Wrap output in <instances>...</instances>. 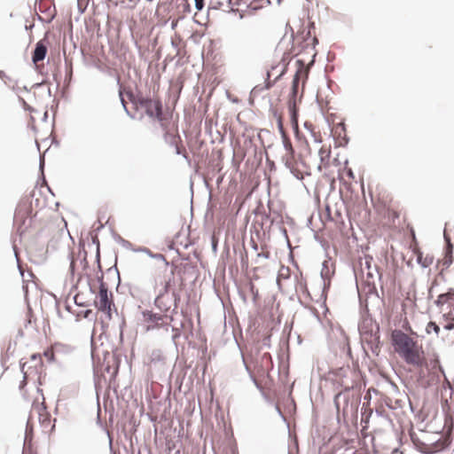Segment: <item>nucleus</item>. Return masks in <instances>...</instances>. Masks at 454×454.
<instances>
[{
  "label": "nucleus",
  "mask_w": 454,
  "mask_h": 454,
  "mask_svg": "<svg viewBox=\"0 0 454 454\" xmlns=\"http://www.w3.org/2000/svg\"><path fill=\"white\" fill-rule=\"evenodd\" d=\"M265 220L266 221H270V225H272L275 223V221H276V219L274 217L271 218L270 215H266V219Z\"/></svg>",
  "instance_id": "obj_39"
},
{
  "label": "nucleus",
  "mask_w": 454,
  "mask_h": 454,
  "mask_svg": "<svg viewBox=\"0 0 454 454\" xmlns=\"http://www.w3.org/2000/svg\"><path fill=\"white\" fill-rule=\"evenodd\" d=\"M195 1V8L198 11H201L204 7V0H194Z\"/></svg>",
  "instance_id": "obj_31"
},
{
  "label": "nucleus",
  "mask_w": 454,
  "mask_h": 454,
  "mask_svg": "<svg viewBox=\"0 0 454 454\" xmlns=\"http://www.w3.org/2000/svg\"><path fill=\"white\" fill-rule=\"evenodd\" d=\"M176 153L178 155L182 154V150L177 145H176Z\"/></svg>",
  "instance_id": "obj_43"
},
{
  "label": "nucleus",
  "mask_w": 454,
  "mask_h": 454,
  "mask_svg": "<svg viewBox=\"0 0 454 454\" xmlns=\"http://www.w3.org/2000/svg\"><path fill=\"white\" fill-rule=\"evenodd\" d=\"M344 141H345V144L347 145V144L348 143V141H349L348 137H344Z\"/></svg>",
  "instance_id": "obj_50"
},
{
  "label": "nucleus",
  "mask_w": 454,
  "mask_h": 454,
  "mask_svg": "<svg viewBox=\"0 0 454 454\" xmlns=\"http://www.w3.org/2000/svg\"><path fill=\"white\" fill-rule=\"evenodd\" d=\"M125 113L128 116H129L131 119H134L135 116L129 111L128 107L126 106V109H124Z\"/></svg>",
  "instance_id": "obj_40"
},
{
  "label": "nucleus",
  "mask_w": 454,
  "mask_h": 454,
  "mask_svg": "<svg viewBox=\"0 0 454 454\" xmlns=\"http://www.w3.org/2000/svg\"><path fill=\"white\" fill-rule=\"evenodd\" d=\"M454 298V289H450L449 292L442 294L438 296L435 303L437 306L446 303L449 300Z\"/></svg>",
  "instance_id": "obj_16"
},
{
  "label": "nucleus",
  "mask_w": 454,
  "mask_h": 454,
  "mask_svg": "<svg viewBox=\"0 0 454 454\" xmlns=\"http://www.w3.org/2000/svg\"><path fill=\"white\" fill-rule=\"evenodd\" d=\"M43 160L41 159V160H40V169H41V170L43 169Z\"/></svg>",
  "instance_id": "obj_46"
},
{
  "label": "nucleus",
  "mask_w": 454,
  "mask_h": 454,
  "mask_svg": "<svg viewBox=\"0 0 454 454\" xmlns=\"http://www.w3.org/2000/svg\"><path fill=\"white\" fill-rule=\"evenodd\" d=\"M321 278H322L323 282H324L323 293H325V292H326V290H328L330 288V285H331L330 273H329V269L327 267V262H325L323 263V269H322V271H321Z\"/></svg>",
  "instance_id": "obj_12"
},
{
  "label": "nucleus",
  "mask_w": 454,
  "mask_h": 454,
  "mask_svg": "<svg viewBox=\"0 0 454 454\" xmlns=\"http://www.w3.org/2000/svg\"><path fill=\"white\" fill-rule=\"evenodd\" d=\"M392 341L395 351L401 355L404 351L416 347L417 342L401 330H395L392 333Z\"/></svg>",
  "instance_id": "obj_4"
},
{
  "label": "nucleus",
  "mask_w": 454,
  "mask_h": 454,
  "mask_svg": "<svg viewBox=\"0 0 454 454\" xmlns=\"http://www.w3.org/2000/svg\"><path fill=\"white\" fill-rule=\"evenodd\" d=\"M31 440H32V438L30 435V429L28 428V425H27L26 435H25V439H24V446L26 447L27 444H30Z\"/></svg>",
  "instance_id": "obj_27"
},
{
  "label": "nucleus",
  "mask_w": 454,
  "mask_h": 454,
  "mask_svg": "<svg viewBox=\"0 0 454 454\" xmlns=\"http://www.w3.org/2000/svg\"><path fill=\"white\" fill-rule=\"evenodd\" d=\"M92 313V310L91 309H86L84 311H82V314H83V317L85 318H89L90 317V315Z\"/></svg>",
  "instance_id": "obj_34"
},
{
  "label": "nucleus",
  "mask_w": 454,
  "mask_h": 454,
  "mask_svg": "<svg viewBox=\"0 0 454 454\" xmlns=\"http://www.w3.org/2000/svg\"><path fill=\"white\" fill-rule=\"evenodd\" d=\"M286 58L284 56L281 63L272 67L271 71L267 72V83L266 88L270 89L277 81H278L286 72L288 62Z\"/></svg>",
  "instance_id": "obj_6"
},
{
  "label": "nucleus",
  "mask_w": 454,
  "mask_h": 454,
  "mask_svg": "<svg viewBox=\"0 0 454 454\" xmlns=\"http://www.w3.org/2000/svg\"><path fill=\"white\" fill-rule=\"evenodd\" d=\"M366 266L368 269H370V262L366 261Z\"/></svg>",
  "instance_id": "obj_54"
},
{
  "label": "nucleus",
  "mask_w": 454,
  "mask_h": 454,
  "mask_svg": "<svg viewBox=\"0 0 454 454\" xmlns=\"http://www.w3.org/2000/svg\"><path fill=\"white\" fill-rule=\"evenodd\" d=\"M154 305L160 310L165 313H167L169 309L170 305L168 301H165L164 296H159L157 295L154 300Z\"/></svg>",
  "instance_id": "obj_15"
},
{
  "label": "nucleus",
  "mask_w": 454,
  "mask_h": 454,
  "mask_svg": "<svg viewBox=\"0 0 454 454\" xmlns=\"http://www.w3.org/2000/svg\"><path fill=\"white\" fill-rule=\"evenodd\" d=\"M212 247L214 250H216L217 245L215 242L212 243Z\"/></svg>",
  "instance_id": "obj_49"
},
{
  "label": "nucleus",
  "mask_w": 454,
  "mask_h": 454,
  "mask_svg": "<svg viewBox=\"0 0 454 454\" xmlns=\"http://www.w3.org/2000/svg\"><path fill=\"white\" fill-rule=\"evenodd\" d=\"M282 162L285 167L290 170L291 173H294L295 170V162H294V153H286V155L282 156Z\"/></svg>",
  "instance_id": "obj_13"
},
{
  "label": "nucleus",
  "mask_w": 454,
  "mask_h": 454,
  "mask_svg": "<svg viewBox=\"0 0 454 454\" xmlns=\"http://www.w3.org/2000/svg\"><path fill=\"white\" fill-rule=\"evenodd\" d=\"M251 247L254 251L258 250V245L253 239H251Z\"/></svg>",
  "instance_id": "obj_36"
},
{
  "label": "nucleus",
  "mask_w": 454,
  "mask_h": 454,
  "mask_svg": "<svg viewBox=\"0 0 454 454\" xmlns=\"http://www.w3.org/2000/svg\"><path fill=\"white\" fill-rule=\"evenodd\" d=\"M47 117H48V113H47V112H45V113H44V115H43V120L45 121V120L47 119Z\"/></svg>",
  "instance_id": "obj_51"
},
{
  "label": "nucleus",
  "mask_w": 454,
  "mask_h": 454,
  "mask_svg": "<svg viewBox=\"0 0 454 454\" xmlns=\"http://www.w3.org/2000/svg\"><path fill=\"white\" fill-rule=\"evenodd\" d=\"M172 282H173V277L170 276L166 281H165V284H164V286L162 287V289L160 291L159 293V296H165V294H167L170 289H171V286H172Z\"/></svg>",
  "instance_id": "obj_18"
},
{
  "label": "nucleus",
  "mask_w": 454,
  "mask_h": 454,
  "mask_svg": "<svg viewBox=\"0 0 454 454\" xmlns=\"http://www.w3.org/2000/svg\"><path fill=\"white\" fill-rule=\"evenodd\" d=\"M426 331L427 333L434 332L436 334H438L440 332V327L437 325L435 322L430 321L426 327Z\"/></svg>",
  "instance_id": "obj_20"
},
{
  "label": "nucleus",
  "mask_w": 454,
  "mask_h": 454,
  "mask_svg": "<svg viewBox=\"0 0 454 454\" xmlns=\"http://www.w3.org/2000/svg\"><path fill=\"white\" fill-rule=\"evenodd\" d=\"M161 351L160 350H153L151 355L152 361H160L161 360Z\"/></svg>",
  "instance_id": "obj_26"
},
{
  "label": "nucleus",
  "mask_w": 454,
  "mask_h": 454,
  "mask_svg": "<svg viewBox=\"0 0 454 454\" xmlns=\"http://www.w3.org/2000/svg\"><path fill=\"white\" fill-rule=\"evenodd\" d=\"M126 94L136 110L142 108L148 117L154 118L159 121L164 120L163 106L160 98H152L151 97L144 96L140 92L134 94L130 90L127 91Z\"/></svg>",
  "instance_id": "obj_1"
},
{
  "label": "nucleus",
  "mask_w": 454,
  "mask_h": 454,
  "mask_svg": "<svg viewBox=\"0 0 454 454\" xmlns=\"http://www.w3.org/2000/svg\"><path fill=\"white\" fill-rule=\"evenodd\" d=\"M406 364L417 367H423L426 364L424 357L421 356L419 347H412L400 355Z\"/></svg>",
  "instance_id": "obj_7"
},
{
  "label": "nucleus",
  "mask_w": 454,
  "mask_h": 454,
  "mask_svg": "<svg viewBox=\"0 0 454 454\" xmlns=\"http://www.w3.org/2000/svg\"><path fill=\"white\" fill-rule=\"evenodd\" d=\"M99 301H95L98 309L106 314L108 319L112 318L111 306L113 305L112 300L108 297V288L106 284L99 286L98 291Z\"/></svg>",
  "instance_id": "obj_5"
},
{
  "label": "nucleus",
  "mask_w": 454,
  "mask_h": 454,
  "mask_svg": "<svg viewBox=\"0 0 454 454\" xmlns=\"http://www.w3.org/2000/svg\"><path fill=\"white\" fill-rule=\"evenodd\" d=\"M74 302L76 303V305H78V306H85L84 302H79V295L78 294L75 295L74 297Z\"/></svg>",
  "instance_id": "obj_35"
},
{
  "label": "nucleus",
  "mask_w": 454,
  "mask_h": 454,
  "mask_svg": "<svg viewBox=\"0 0 454 454\" xmlns=\"http://www.w3.org/2000/svg\"><path fill=\"white\" fill-rule=\"evenodd\" d=\"M310 36V30H309L306 34V38L309 37Z\"/></svg>",
  "instance_id": "obj_52"
},
{
  "label": "nucleus",
  "mask_w": 454,
  "mask_h": 454,
  "mask_svg": "<svg viewBox=\"0 0 454 454\" xmlns=\"http://www.w3.org/2000/svg\"><path fill=\"white\" fill-rule=\"evenodd\" d=\"M309 26H310V27H314V23H313V22H312V23H310V25H309Z\"/></svg>",
  "instance_id": "obj_59"
},
{
  "label": "nucleus",
  "mask_w": 454,
  "mask_h": 454,
  "mask_svg": "<svg viewBox=\"0 0 454 454\" xmlns=\"http://www.w3.org/2000/svg\"><path fill=\"white\" fill-rule=\"evenodd\" d=\"M276 410H277V412L279 413V415L283 416L282 412H281V411H280V409H279V407L278 405L276 406Z\"/></svg>",
  "instance_id": "obj_44"
},
{
  "label": "nucleus",
  "mask_w": 454,
  "mask_h": 454,
  "mask_svg": "<svg viewBox=\"0 0 454 454\" xmlns=\"http://www.w3.org/2000/svg\"><path fill=\"white\" fill-rule=\"evenodd\" d=\"M97 278H98V281L99 282V286L101 284H105L103 281V273H101L100 276H98Z\"/></svg>",
  "instance_id": "obj_41"
},
{
  "label": "nucleus",
  "mask_w": 454,
  "mask_h": 454,
  "mask_svg": "<svg viewBox=\"0 0 454 454\" xmlns=\"http://www.w3.org/2000/svg\"><path fill=\"white\" fill-rule=\"evenodd\" d=\"M288 109H289L291 119H292L293 122H296L297 118H298V113H297V108H296V100H294V99L288 100Z\"/></svg>",
  "instance_id": "obj_17"
},
{
  "label": "nucleus",
  "mask_w": 454,
  "mask_h": 454,
  "mask_svg": "<svg viewBox=\"0 0 454 454\" xmlns=\"http://www.w3.org/2000/svg\"><path fill=\"white\" fill-rule=\"evenodd\" d=\"M445 441L438 439L431 443H425L423 447V452L427 454H433L444 450L447 447Z\"/></svg>",
  "instance_id": "obj_10"
},
{
  "label": "nucleus",
  "mask_w": 454,
  "mask_h": 454,
  "mask_svg": "<svg viewBox=\"0 0 454 454\" xmlns=\"http://www.w3.org/2000/svg\"><path fill=\"white\" fill-rule=\"evenodd\" d=\"M137 252H141V253H145L148 256L153 258V259H156L158 261H162L164 262L166 264H168V262H167L165 256L162 254H153L149 248L147 247H141L139 248H137L136 250Z\"/></svg>",
  "instance_id": "obj_14"
},
{
  "label": "nucleus",
  "mask_w": 454,
  "mask_h": 454,
  "mask_svg": "<svg viewBox=\"0 0 454 454\" xmlns=\"http://www.w3.org/2000/svg\"><path fill=\"white\" fill-rule=\"evenodd\" d=\"M359 332L362 340L371 347L373 353L376 352L380 345V326L372 322L369 325L364 323V325L359 327Z\"/></svg>",
  "instance_id": "obj_3"
},
{
  "label": "nucleus",
  "mask_w": 454,
  "mask_h": 454,
  "mask_svg": "<svg viewBox=\"0 0 454 454\" xmlns=\"http://www.w3.org/2000/svg\"><path fill=\"white\" fill-rule=\"evenodd\" d=\"M46 54L47 46L43 40L38 41L32 54V62L34 64H37L38 62L44 59Z\"/></svg>",
  "instance_id": "obj_8"
},
{
  "label": "nucleus",
  "mask_w": 454,
  "mask_h": 454,
  "mask_svg": "<svg viewBox=\"0 0 454 454\" xmlns=\"http://www.w3.org/2000/svg\"><path fill=\"white\" fill-rule=\"evenodd\" d=\"M282 0H276L277 4H279Z\"/></svg>",
  "instance_id": "obj_56"
},
{
  "label": "nucleus",
  "mask_w": 454,
  "mask_h": 454,
  "mask_svg": "<svg viewBox=\"0 0 454 454\" xmlns=\"http://www.w3.org/2000/svg\"><path fill=\"white\" fill-rule=\"evenodd\" d=\"M218 4H219L220 6H223V3L219 2V3H218Z\"/></svg>",
  "instance_id": "obj_57"
},
{
  "label": "nucleus",
  "mask_w": 454,
  "mask_h": 454,
  "mask_svg": "<svg viewBox=\"0 0 454 454\" xmlns=\"http://www.w3.org/2000/svg\"><path fill=\"white\" fill-rule=\"evenodd\" d=\"M258 256H264L265 258H268V254H258Z\"/></svg>",
  "instance_id": "obj_48"
},
{
  "label": "nucleus",
  "mask_w": 454,
  "mask_h": 454,
  "mask_svg": "<svg viewBox=\"0 0 454 454\" xmlns=\"http://www.w3.org/2000/svg\"><path fill=\"white\" fill-rule=\"evenodd\" d=\"M117 84L119 85V97H120L121 104L123 109H126L127 103L123 98L122 86L121 84V81H120L119 77L117 78Z\"/></svg>",
  "instance_id": "obj_22"
},
{
  "label": "nucleus",
  "mask_w": 454,
  "mask_h": 454,
  "mask_svg": "<svg viewBox=\"0 0 454 454\" xmlns=\"http://www.w3.org/2000/svg\"><path fill=\"white\" fill-rule=\"evenodd\" d=\"M250 374V378L252 380V381L254 382V386L260 390V391H262V385L258 382V380H256V378L251 373L249 372Z\"/></svg>",
  "instance_id": "obj_28"
},
{
  "label": "nucleus",
  "mask_w": 454,
  "mask_h": 454,
  "mask_svg": "<svg viewBox=\"0 0 454 454\" xmlns=\"http://www.w3.org/2000/svg\"><path fill=\"white\" fill-rule=\"evenodd\" d=\"M114 240L119 243L121 246H122L123 247L125 248H129V247L131 246V243L126 239H124L123 238H121L120 235L118 234H115L114 236Z\"/></svg>",
  "instance_id": "obj_21"
},
{
  "label": "nucleus",
  "mask_w": 454,
  "mask_h": 454,
  "mask_svg": "<svg viewBox=\"0 0 454 454\" xmlns=\"http://www.w3.org/2000/svg\"><path fill=\"white\" fill-rule=\"evenodd\" d=\"M69 270H70L71 274L73 275L74 272V260H72L71 262H70Z\"/></svg>",
  "instance_id": "obj_37"
},
{
  "label": "nucleus",
  "mask_w": 454,
  "mask_h": 454,
  "mask_svg": "<svg viewBox=\"0 0 454 454\" xmlns=\"http://www.w3.org/2000/svg\"><path fill=\"white\" fill-rule=\"evenodd\" d=\"M347 175H348L350 178H354V177H355V176H354V173H353L352 169H350V168L347 171Z\"/></svg>",
  "instance_id": "obj_42"
},
{
  "label": "nucleus",
  "mask_w": 454,
  "mask_h": 454,
  "mask_svg": "<svg viewBox=\"0 0 454 454\" xmlns=\"http://www.w3.org/2000/svg\"><path fill=\"white\" fill-rule=\"evenodd\" d=\"M92 241L94 244L97 245V260L98 262L99 261V240L98 239L97 237H95L92 239Z\"/></svg>",
  "instance_id": "obj_32"
},
{
  "label": "nucleus",
  "mask_w": 454,
  "mask_h": 454,
  "mask_svg": "<svg viewBox=\"0 0 454 454\" xmlns=\"http://www.w3.org/2000/svg\"><path fill=\"white\" fill-rule=\"evenodd\" d=\"M298 65V69L294 76L293 82H292V88H291V93H290V98L289 99H294L296 100V96L298 94V85L300 81V74L301 70L304 67V61L301 59H298L296 61Z\"/></svg>",
  "instance_id": "obj_9"
},
{
  "label": "nucleus",
  "mask_w": 454,
  "mask_h": 454,
  "mask_svg": "<svg viewBox=\"0 0 454 454\" xmlns=\"http://www.w3.org/2000/svg\"><path fill=\"white\" fill-rule=\"evenodd\" d=\"M184 157L185 159H187V158H188V156H187V154H186V153H184Z\"/></svg>",
  "instance_id": "obj_58"
},
{
  "label": "nucleus",
  "mask_w": 454,
  "mask_h": 454,
  "mask_svg": "<svg viewBox=\"0 0 454 454\" xmlns=\"http://www.w3.org/2000/svg\"><path fill=\"white\" fill-rule=\"evenodd\" d=\"M313 43L314 45L318 43V41L316 37L313 38Z\"/></svg>",
  "instance_id": "obj_47"
},
{
  "label": "nucleus",
  "mask_w": 454,
  "mask_h": 454,
  "mask_svg": "<svg viewBox=\"0 0 454 454\" xmlns=\"http://www.w3.org/2000/svg\"><path fill=\"white\" fill-rule=\"evenodd\" d=\"M418 262H419V263H421V265H422V267H423V268H427V267L429 265V263H431V262H432V259H430V260H429V262H428L427 258H426V259H425V262H421V258H420V256H419V257H418Z\"/></svg>",
  "instance_id": "obj_33"
},
{
  "label": "nucleus",
  "mask_w": 454,
  "mask_h": 454,
  "mask_svg": "<svg viewBox=\"0 0 454 454\" xmlns=\"http://www.w3.org/2000/svg\"><path fill=\"white\" fill-rule=\"evenodd\" d=\"M283 145H284V147L286 151V153H294V150L293 148V145L290 142V140L286 139V138H284L283 140Z\"/></svg>",
  "instance_id": "obj_24"
},
{
  "label": "nucleus",
  "mask_w": 454,
  "mask_h": 454,
  "mask_svg": "<svg viewBox=\"0 0 454 454\" xmlns=\"http://www.w3.org/2000/svg\"><path fill=\"white\" fill-rule=\"evenodd\" d=\"M172 298H173V301H174V309H172V314H176L177 313V308H178V303L180 302V295L178 293H176L175 290L172 291Z\"/></svg>",
  "instance_id": "obj_19"
},
{
  "label": "nucleus",
  "mask_w": 454,
  "mask_h": 454,
  "mask_svg": "<svg viewBox=\"0 0 454 454\" xmlns=\"http://www.w3.org/2000/svg\"><path fill=\"white\" fill-rule=\"evenodd\" d=\"M22 90L27 91V92L28 91V89L26 86H24Z\"/></svg>",
  "instance_id": "obj_53"
},
{
  "label": "nucleus",
  "mask_w": 454,
  "mask_h": 454,
  "mask_svg": "<svg viewBox=\"0 0 454 454\" xmlns=\"http://www.w3.org/2000/svg\"><path fill=\"white\" fill-rule=\"evenodd\" d=\"M169 332H172L171 340L176 344V340L180 337V330L171 325Z\"/></svg>",
  "instance_id": "obj_25"
},
{
  "label": "nucleus",
  "mask_w": 454,
  "mask_h": 454,
  "mask_svg": "<svg viewBox=\"0 0 454 454\" xmlns=\"http://www.w3.org/2000/svg\"><path fill=\"white\" fill-rule=\"evenodd\" d=\"M444 240L446 242V247H445V257L443 260V265L445 266V268H448L451 265V263L453 262V256H452L453 245L450 241V238L446 233H444Z\"/></svg>",
  "instance_id": "obj_11"
},
{
  "label": "nucleus",
  "mask_w": 454,
  "mask_h": 454,
  "mask_svg": "<svg viewBox=\"0 0 454 454\" xmlns=\"http://www.w3.org/2000/svg\"><path fill=\"white\" fill-rule=\"evenodd\" d=\"M453 328H454V324H451V323L444 325V329L448 330V331L452 330Z\"/></svg>",
  "instance_id": "obj_38"
},
{
  "label": "nucleus",
  "mask_w": 454,
  "mask_h": 454,
  "mask_svg": "<svg viewBox=\"0 0 454 454\" xmlns=\"http://www.w3.org/2000/svg\"><path fill=\"white\" fill-rule=\"evenodd\" d=\"M19 100L21 103V105L23 106L25 110H27L29 112L33 111V108L29 105L27 104V102L24 100V98L19 97Z\"/></svg>",
  "instance_id": "obj_29"
},
{
  "label": "nucleus",
  "mask_w": 454,
  "mask_h": 454,
  "mask_svg": "<svg viewBox=\"0 0 454 454\" xmlns=\"http://www.w3.org/2000/svg\"><path fill=\"white\" fill-rule=\"evenodd\" d=\"M115 270H116V274L118 276V278L120 279L119 271H118V270L116 268H115Z\"/></svg>",
  "instance_id": "obj_55"
},
{
  "label": "nucleus",
  "mask_w": 454,
  "mask_h": 454,
  "mask_svg": "<svg viewBox=\"0 0 454 454\" xmlns=\"http://www.w3.org/2000/svg\"><path fill=\"white\" fill-rule=\"evenodd\" d=\"M5 77V74L0 70V78Z\"/></svg>",
  "instance_id": "obj_45"
},
{
  "label": "nucleus",
  "mask_w": 454,
  "mask_h": 454,
  "mask_svg": "<svg viewBox=\"0 0 454 454\" xmlns=\"http://www.w3.org/2000/svg\"><path fill=\"white\" fill-rule=\"evenodd\" d=\"M145 322L148 323L146 331L162 330L165 333L168 334L171 327V322L174 320L173 315H161L154 313L151 310H145L142 312Z\"/></svg>",
  "instance_id": "obj_2"
},
{
  "label": "nucleus",
  "mask_w": 454,
  "mask_h": 454,
  "mask_svg": "<svg viewBox=\"0 0 454 454\" xmlns=\"http://www.w3.org/2000/svg\"><path fill=\"white\" fill-rule=\"evenodd\" d=\"M241 0H226L227 7L230 8L227 12H235V6L239 5Z\"/></svg>",
  "instance_id": "obj_23"
},
{
  "label": "nucleus",
  "mask_w": 454,
  "mask_h": 454,
  "mask_svg": "<svg viewBox=\"0 0 454 454\" xmlns=\"http://www.w3.org/2000/svg\"><path fill=\"white\" fill-rule=\"evenodd\" d=\"M273 0H262V4L253 7V10H257L264 6V4H270Z\"/></svg>",
  "instance_id": "obj_30"
}]
</instances>
